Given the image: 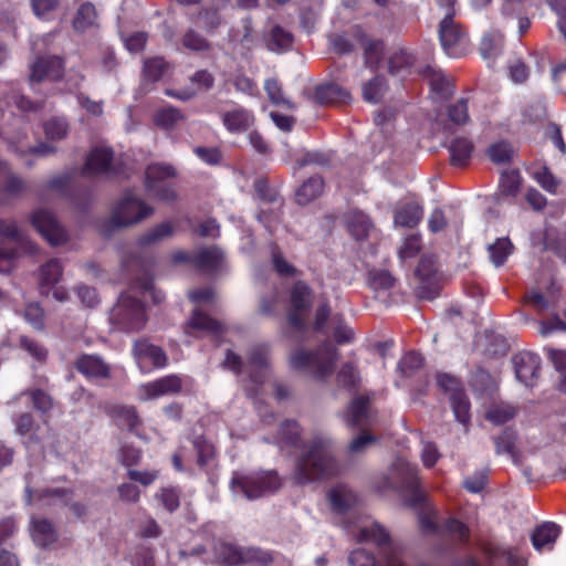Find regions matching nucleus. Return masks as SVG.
Returning a JSON list of instances; mask_svg holds the SVG:
<instances>
[{
	"label": "nucleus",
	"instance_id": "1",
	"mask_svg": "<svg viewBox=\"0 0 566 566\" xmlns=\"http://www.w3.org/2000/svg\"><path fill=\"white\" fill-rule=\"evenodd\" d=\"M385 488L406 493L411 506L421 507L419 526L422 533L447 536L460 543L469 539L470 532L465 524L455 518H448L441 524L438 520V511L426 504L427 495L420 489L416 465L398 458L391 465Z\"/></svg>",
	"mask_w": 566,
	"mask_h": 566
},
{
	"label": "nucleus",
	"instance_id": "2",
	"mask_svg": "<svg viewBox=\"0 0 566 566\" xmlns=\"http://www.w3.org/2000/svg\"><path fill=\"white\" fill-rule=\"evenodd\" d=\"M339 472L328 437L316 434L306 441L303 451L296 458L293 479L300 485L326 480Z\"/></svg>",
	"mask_w": 566,
	"mask_h": 566
},
{
	"label": "nucleus",
	"instance_id": "3",
	"mask_svg": "<svg viewBox=\"0 0 566 566\" xmlns=\"http://www.w3.org/2000/svg\"><path fill=\"white\" fill-rule=\"evenodd\" d=\"M153 213L150 206L127 191L113 205L109 216L99 224V232L108 237L116 230L142 222Z\"/></svg>",
	"mask_w": 566,
	"mask_h": 566
},
{
	"label": "nucleus",
	"instance_id": "4",
	"mask_svg": "<svg viewBox=\"0 0 566 566\" xmlns=\"http://www.w3.org/2000/svg\"><path fill=\"white\" fill-rule=\"evenodd\" d=\"M281 486V479L274 470L251 473L234 472L230 480L232 493L243 495L250 501L274 494Z\"/></svg>",
	"mask_w": 566,
	"mask_h": 566
},
{
	"label": "nucleus",
	"instance_id": "5",
	"mask_svg": "<svg viewBox=\"0 0 566 566\" xmlns=\"http://www.w3.org/2000/svg\"><path fill=\"white\" fill-rule=\"evenodd\" d=\"M109 322L118 331L139 332L147 323L145 307L136 297L123 293L109 312Z\"/></svg>",
	"mask_w": 566,
	"mask_h": 566
},
{
	"label": "nucleus",
	"instance_id": "6",
	"mask_svg": "<svg viewBox=\"0 0 566 566\" xmlns=\"http://www.w3.org/2000/svg\"><path fill=\"white\" fill-rule=\"evenodd\" d=\"M337 350L326 343L316 352L297 349L291 355V365L295 369L304 370L315 378H324L332 374Z\"/></svg>",
	"mask_w": 566,
	"mask_h": 566
},
{
	"label": "nucleus",
	"instance_id": "7",
	"mask_svg": "<svg viewBox=\"0 0 566 566\" xmlns=\"http://www.w3.org/2000/svg\"><path fill=\"white\" fill-rule=\"evenodd\" d=\"M176 170L171 165L153 164L145 171V187L149 196L157 200L171 202L176 199V191L171 179Z\"/></svg>",
	"mask_w": 566,
	"mask_h": 566
},
{
	"label": "nucleus",
	"instance_id": "8",
	"mask_svg": "<svg viewBox=\"0 0 566 566\" xmlns=\"http://www.w3.org/2000/svg\"><path fill=\"white\" fill-rule=\"evenodd\" d=\"M439 39L449 56L458 57L465 52L468 38L461 24L454 20L453 12H447L440 21Z\"/></svg>",
	"mask_w": 566,
	"mask_h": 566
},
{
	"label": "nucleus",
	"instance_id": "9",
	"mask_svg": "<svg viewBox=\"0 0 566 566\" xmlns=\"http://www.w3.org/2000/svg\"><path fill=\"white\" fill-rule=\"evenodd\" d=\"M255 191L264 205L271 203L273 208H261L258 218L272 232L280 222L283 200L279 192L271 188L266 179H258L254 184Z\"/></svg>",
	"mask_w": 566,
	"mask_h": 566
},
{
	"label": "nucleus",
	"instance_id": "10",
	"mask_svg": "<svg viewBox=\"0 0 566 566\" xmlns=\"http://www.w3.org/2000/svg\"><path fill=\"white\" fill-rule=\"evenodd\" d=\"M290 297L292 311L289 313V324L291 327L301 331L305 326L304 313L313 304V292L307 284L298 281L293 285Z\"/></svg>",
	"mask_w": 566,
	"mask_h": 566
},
{
	"label": "nucleus",
	"instance_id": "11",
	"mask_svg": "<svg viewBox=\"0 0 566 566\" xmlns=\"http://www.w3.org/2000/svg\"><path fill=\"white\" fill-rule=\"evenodd\" d=\"M64 64L60 56H36L30 65L29 81L33 85L42 81H59L63 77Z\"/></svg>",
	"mask_w": 566,
	"mask_h": 566
},
{
	"label": "nucleus",
	"instance_id": "12",
	"mask_svg": "<svg viewBox=\"0 0 566 566\" xmlns=\"http://www.w3.org/2000/svg\"><path fill=\"white\" fill-rule=\"evenodd\" d=\"M31 222L38 232L52 245L61 244L66 240V232L52 212L39 209L31 216Z\"/></svg>",
	"mask_w": 566,
	"mask_h": 566
},
{
	"label": "nucleus",
	"instance_id": "13",
	"mask_svg": "<svg viewBox=\"0 0 566 566\" xmlns=\"http://www.w3.org/2000/svg\"><path fill=\"white\" fill-rule=\"evenodd\" d=\"M181 389V378L177 375H168L154 381L142 384L138 387L137 395L140 400L146 401L167 395L179 394Z\"/></svg>",
	"mask_w": 566,
	"mask_h": 566
},
{
	"label": "nucleus",
	"instance_id": "14",
	"mask_svg": "<svg viewBox=\"0 0 566 566\" xmlns=\"http://www.w3.org/2000/svg\"><path fill=\"white\" fill-rule=\"evenodd\" d=\"M116 172L113 150L107 147H95L88 154L82 175L94 177L99 175L112 176Z\"/></svg>",
	"mask_w": 566,
	"mask_h": 566
},
{
	"label": "nucleus",
	"instance_id": "15",
	"mask_svg": "<svg viewBox=\"0 0 566 566\" xmlns=\"http://www.w3.org/2000/svg\"><path fill=\"white\" fill-rule=\"evenodd\" d=\"M374 419L375 415L370 406V397L365 395L353 398L344 415L347 426L357 427L363 430L370 427Z\"/></svg>",
	"mask_w": 566,
	"mask_h": 566
},
{
	"label": "nucleus",
	"instance_id": "16",
	"mask_svg": "<svg viewBox=\"0 0 566 566\" xmlns=\"http://www.w3.org/2000/svg\"><path fill=\"white\" fill-rule=\"evenodd\" d=\"M516 378L525 386H533L538 377L541 358L530 352L516 354L513 359Z\"/></svg>",
	"mask_w": 566,
	"mask_h": 566
},
{
	"label": "nucleus",
	"instance_id": "17",
	"mask_svg": "<svg viewBox=\"0 0 566 566\" xmlns=\"http://www.w3.org/2000/svg\"><path fill=\"white\" fill-rule=\"evenodd\" d=\"M133 355L140 367L146 363H150L154 367L161 368L168 361L165 352L160 347L149 344L144 339L134 343Z\"/></svg>",
	"mask_w": 566,
	"mask_h": 566
},
{
	"label": "nucleus",
	"instance_id": "18",
	"mask_svg": "<svg viewBox=\"0 0 566 566\" xmlns=\"http://www.w3.org/2000/svg\"><path fill=\"white\" fill-rule=\"evenodd\" d=\"M74 366L86 378L106 379L111 376L109 365L97 355H81Z\"/></svg>",
	"mask_w": 566,
	"mask_h": 566
},
{
	"label": "nucleus",
	"instance_id": "19",
	"mask_svg": "<svg viewBox=\"0 0 566 566\" xmlns=\"http://www.w3.org/2000/svg\"><path fill=\"white\" fill-rule=\"evenodd\" d=\"M314 98L322 105H337L347 103L350 99V94L338 84L326 83L315 88Z\"/></svg>",
	"mask_w": 566,
	"mask_h": 566
},
{
	"label": "nucleus",
	"instance_id": "20",
	"mask_svg": "<svg viewBox=\"0 0 566 566\" xmlns=\"http://www.w3.org/2000/svg\"><path fill=\"white\" fill-rule=\"evenodd\" d=\"M332 509L339 514L346 513L357 503L356 493L345 484H337L328 492Z\"/></svg>",
	"mask_w": 566,
	"mask_h": 566
},
{
	"label": "nucleus",
	"instance_id": "21",
	"mask_svg": "<svg viewBox=\"0 0 566 566\" xmlns=\"http://www.w3.org/2000/svg\"><path fill=\"white\" fill-rule=\"evenodd\" d=\"M448 150L450 153L451 165L454 167H464L472 158L474 145L472 140L467 137H455L449 143Z\"/></svg>",
	"mask_w": 566,
	"mask_h": 566
},
{
	"label": "nucleus",
	"instance_id": "22",
	"mask_svg": "<svg viewBox=\"0 0 566 566\" xmlns=\"http://www.w3.org/2000/svg\"><path fill=\"white\" fill-rule=\"evenodd\" d=\"M32 538L40 547H48L56 542L57 532L54 524L46 518L32 520Z\"/></svg>",
	"mask_w": 566,
	"mask_h": 566
},
{
	"label": "nucleus",
	"instance_id": "23",
	"mask_svg": "<svg viewBox=\"0 0 566 566\" xmlns=\"http://www.w3.org/2000/svg\"><path fill=\"white\" fill-rule=\"evenodd\" d=\"M0 238L7 239L10 243H14L24 252L34 253L35 245L24 235L13 221L0 219Z\"/></svg>",
	"mask_w": 566,
	"mask_h": 566
},
{
	"label": "nucleus",
	"instance_id": "24",
	"mask_svg": "<svg viewBox=\"0 0 566 566\" xmlns=\"http://www.w3.org/2000/svg\"><path fill=\"white\" fill-rule=\"evenodd\" d=\"M191 261L201 271L212 272L221 268L223 255L216 247L202 248L191 258Z\"/></svg>",
	"mask_w": 566,
	"mask_h": 566
},
{
	"label": "nucleus",
	"instance_id": "25",
	"mask_svg": "<svg viewBox=\"0 0 566 566\" xmlns=\"http://www.w3.org/2000/svg\"><path fill=\"white\" fill-rule=\"evenodd\" d=\"M222 122L232 133L247 130L254 122L253 115L243 107H235L223 113Z\"/></svg>",
	"mask_w": 566,
	"mask_h": 566
},
{
	"label": "nucleus",
	"instance_id": "26",
	"mask_svg": "<svg viewBox=\"0 0 566 566\" xmlns=\"http://www.w3.org/2000/svg\"><path fill=\"white\" fill-rule=\"evenodd\" d=\"M560 533V528L553 522H545L537 526L532 533V544L535 549L542 551L543 548H552L556 538Z\"/></svg>",
	"mask_w": 566,
	"mask_h": 566
},
{
	"label": "nucleus",
	"instance_id": "27",
	"mask_svg": "<svg viewBox=\"0 0 566 566\" xmlns=\"http://www.w3.org/2000/svg\"><path fill=\"white\" fill-rule=\"evenodd\" d=\"M190 329H198L212 336H219L223 332V326L221 323L197 308L193 311L192 317L187 324L186 333L190 334Z\"/></svg>",
	"mask_w": 566,
	"mask_h": 566
},
{
	"label": "nucleus",
	"instance_id": "28",
	"mask_svg": "<svg viewBox=\"0 0 566 566\" xmlns=\"http://www.w3.org/2000/svg\"><path fill=\"white\" fill-rule=\"evenodd\" d=\"M269 364L268 349L264 346L254 347L249 356V371L252 381L262 382Z\"/></svg>",
	"mask_w": 566,
	"mask_h": 566
},
{
	"label": "nucleus",
	"instance_id": "29",
	"mask_svg": "<svg viewBox=\"0 0 566 566\" xmlns=\"http://www.w3.org/2000/svg\"><path fill=\"white\" fill-rule=\"evenodd\" d=\"M108 415L120 426L135 431L140 426V419L135 407L124 405H112L107 408Z\"/></svg>",
	"mask_w": 566,
	"mask_h": 566
},
{
	"label": "nucleus",
	"instance_id": "30",
	"mask_svg": "<svg viewBox=\"0 0 566 566\" xmlns=\"http://www.w3.org/2000/svg\"><path fill=\"white\" fill-rule=\"evenodd\" d=\"M346 223L349 232L357 240L365 239L373 227L369 218L358 210H352L346 214Z\"/></svg>",
	"mask_w": 566,
	"mask_h": 566
},
{
	"label": "nucleus",
	"instance_id": "31",
	"mask_svg": "<svg viewBox=\"0 0 566 566\" xmlns=\"http://www.w3.org/2000/svg\"><path fill=\"white\" fill-rule=\"evenodd\" d=\"M422 74L429 81L432 91L440 96L447 97L452 93L451 80L441 70L429 65L422 71Z\"/></svg>",
	"mask_w": 566,
	"mask_h": 566
},
{
	"label": "nucleus",
	"instance_id": "32",
	"mask_svg": "<svg viewBox=\"0 0 566 566\" xmlns=\"http://www.w3.org/2000/svg\"><path fill=\"white\" fill-rule=\"evenodd\" d=\"M185 119L184 113L174 106L161 107L154 114L155 124L163 129H174Z\"/></svg>",
	"mask_w": 566,
	"mask_h": 566
},
{
	"label": "nucleus",
	"instance_id": "33",
	"mask_svg": "<svg viewBox=\"0 0 566 566\" xmlns=\"http://www.w3.org/2000/svg\"><path fill=\"white\" fill-rule=\"evenodd\" d=\"M324 189V180L319 176L308 178L297 190L296 201L298 205L305 206L319 197Z\"/></svg>",
	"mask_w": 566,
	"mask_h": 566
},
{
	"label": "nucleus",
	"instance_id": "34",
	"mask_svg": "<svg viewBox=\"0 0 566 566\" xmlns=\"http://www.w3.org/2000/svg\"><path fill=\"white\" fill-rule=\"evenodd\" d=\"M265 42L270 51L283 52L292 46L293 35L280 25H272Z\"/></svg>",
	"mask_w": 566,
	"mask_h": 566
},
{
	"label": "nucleus",
	"instance_id": "35",
	"mask_svg": "<svg viewBox=\"0 0 566 566\" xmlns=\"http://www.w3.org/2000/svg\"><path fill=\"white\" fill-rule=\"evenodd\" d=\"M0 180L4 184V195L11 198L20 196L27 188L23 179L11 172L3 161H0Z\"/></svg>",
	"mask_w": 566,
	"mask_h": 566
},
{
	"label": "nucleus",
	"instance_id": "36",
	"mask_svg": "<svg viewBox=\"0 0 566 566\" xmlns=\"http://www.w3.org/2000/svg\"><path fill=\"white\" fill-rule=\"evenodd\" d=\"M423 210L418 203L411 202L395 212V223L401 227L413 228L422 219Z\"/></svg>",
	"mask_w": 566,
	"mask_h": 566
},
{
	"label": "nucleus",
	"instance_id": "37",
	"mask_svg": "<svg viewBox=\"0 0 566 566\" xmlns=\"http://www.w3.org/2000/svg\"><path fill=\"white\" fill-rule=\"evenodd\" d=\"M301 441V430L297 424V422L293 420H286L284 421L280 430L277 432V436L275 438V442L280 448L285 447H297L298 442Z\"/></svg>",
	"mask_w": 566,
	"mask_h": 566
},
{
	"label": "nucleus",
	"instance_id": "38",
	"mask_svg": "<svg viewBox=\"0 0 566 566\" xmlns=\"http://www.w3.org/2000/svg\"><path fill=\"white\" fill-rule=\"evenodd\" d=\"M182 46L191 52L205 53L212 50V43L193 29H188L181 36Z\"/></svg>",
	"mask_w": 566,
	"mask_h": 566
},
{
	"label": "nucleus",
	"instance_id": "39",
	"mask_svg": "<svg viewBox=\"0 0 566 566\" xmlns=\"http://www.w3.org/2000/svg\"><path fill=\"white\" fill-rule=\"evenodd\" d=\"M516 415L517 409L515 406L506 402H499L492 405L488 409L486 418L495 424H502L515 418Z\"/></svg>",
	"mask_w": 566,
	"mask_h": 566
},
{
	"label": "nucleus",
	"instance_id": "40",
	"mask_svg": "<svg viewBox=\"0 0 566 566\" xmlns=\"http://www.w3.org/2000/svg\"><path fill=\"white\" fill-rule=\"evenodd\" d=\"M174 231V226L170 222H161L140 235L139 243L142 245L158 243L172 237Z\"/></svg>",
	"mask_w": 566,
	"mask_h": 566
},
{
	"label": "nucleus",
	"instance_id": "41",
	"mask_svg": "<svg viewBox=\"0 0 566 566\" xmlns=\"http://www.w3.org/2000/svg\"><path fill=\"white\" fill-rule=\"evenodd\" d=\"M45 137L51 142L64 139L70 130V124L64 117H52L43 125Z\"/></svg>",
	"mask_w": 566,
	"mask_h": 566
},
{
	"label": "nucleus",
	"instance_id": "42",
	"mask_svg": "<svg viewBox=\"0 0 566 566\" xmlns=\"http://www.w3.org/2000/svg\"><path fill=\"white\" fill-rule=\"evenodd\" d=\"M252 31L251 19L245 18L241 21L240 25L229 31V41L249 49L253 42Z\"/></svg>",
	"mask_w": 566,
	"mask_h": 566
},
{
	"label": "nucleus",
	"instance_id": "43",
	"mask_svg": "<svg viewBox=\"0 0 566 566\" xmlns=\"http://www.w3.org/2000/svg\"><path fill=\"white\" fill-rule=\"evenodd\" d=\"M96 18L95 7L90 2L83 3L76 12L73 27L76 31L84 32L95 24Z\"/></svg>",
	"mask_w": 566,
	"mask_h": 566
},
{
	"label": "nucleus",
	"instance_id": "44",
	"mask_svg": "<svg viewBox=\"0 0 566 566\" xmlns=\"http://www.w3.org/2000/svg\"><path fill=\"white\" fill-rule=\"evenodd\" d=\"M513 251V244L509 238H499L489 245V254L491 262L495 266H501Z\"/></svg>",
	"mask_w": 566,
	"mask_h": 566
},
{
	"label": "nucleus",
	"instance_id": "45",
	"mask_svg": "<svg viewBox=\"0 0 566 566\" xmlns=\"http://www.w3.org/2000/svg\"><path fill=\"white\" fill-rule=\"evenodd\" d=\"M450 402L455 419L462 424H468L470 420V402L465 394L462 390L452 392L450 395Z\"/></svg>",
	"mask_w": 566,
	"mask_h": 566
},
{
	"label": "nucleus",
	"instance_id": "46",
	"mask_svg": "<svg viewBox=\"0 0 566 566\" xmlns=\"http://www.w3.org/2000/svg\"><path fill=\"white\" fill-rule=\"evenodd\" d=\"M242 549L243 547H237L232 544L220 543L216 547V554L228 566L242 565Z\"/></svg>",
	"mask_w": 566,
	"mask_h": 566
},
{
	"label": "nucleus",
	"instance_id": "47",
	"mask_svg": "<svg viewBox=\"0 0 566 566\" xmlns=\"http://www.w3.org/2000/svg\"><path fill=\"white\" fill-rule=\"evenodd\" d=\"M413 62L415 56L410 52L405 49H399L389 56L388 69L391 74L397 75L410 67Z\"/></svg>",
	"mask_w": 566,
	"mask_h": 566
},
{
	"label": "nucleus",
	"instance_id": "48",
	"mask_svg": "<svg viewBox=\"0 0 566 566\" xmlns=\"http://www.w3.org/2000/svg\"><path fill=\"white\" fill-rule=\"evenodd\" d=\"M169 65L163 57H151L144 62V76L147 81L157 82L167 72Z\"/></svg>",
	"mask_w": 566,
	"mask_h": 566
},
{
	"label": "nucleus",
	"instance_id": "49",
	"mask_svg": "<svg viewBox=\"0 0 566 566\" xmlns=\"http://www.w3.org/2000/svg\"><path fill=\"white\" fill-rule=\"evenodd\" d=\"M521 184L522 178L517 170H506L500 179L501 192L507 197H514L518 193Z\"/></svg>",
	"mask_w": 566,
	"mask_h": 566
},
{
	"label": "nucleus",
	"instance_id": "50",
	"mask_svg": "<svg viewBox=\"0 0 566 566\" xmlns=\"http://www.w3.org/2000/svg\"><path fill=\"white\" fill-rule=\"evenodd\" d=\"M38 428L30 412L21 413L15 420V431L22 437H29V439L35 443L40 441L36 436Z\"/></svg>",
	"mask_w": 566,
	"mask_h": 566
},
{
	"label": "nucleus",
	"instance_id": "51",
	"mask_svg": "<svg viewBox=\"0 0 566 566\" xmlns=\"http://www.w3.org/2000/svg\"><path fill=\"white\" fill-rule=\"evenodd\" d=\"M63 266L60 261L52 259L43 264L40 269V281L44 285H52L62 277Z\"/></svg>",
	"mask_w": 566,
	"mask_h": 566
},
{
	"label": "nucleus",
	"instance_id": "52",
	"mask_svg": "<svg viewBox=\"0 0 566 566\" xmlns=\"http://www.w3.org/2000/svg\"><path fill=\"white\" fill-rule=\"evenodd\" d=\"M368 284L375 291H388L395 284L392 275L385 270H371L368 273Z\"/></svg>",
	"mask_w": 566,
	"mask_h": 566
},
{
	"label": "nucleus",
	"instance_id": "53",
	"mask_svg": "<svg viewBox=\"0 0 566 566\" xmlns=\"http://www.w3.org/2000/svg\"><path fill=\"white\" fill-rule=\"evenodd\" d=\"M273 556L266 551L255 547H247L242 549V565L251 564L258 566H266L272 563Z\"/></svg>",
	"mask_w": 566,
	"mask_h": 566
},
{
	"label": "nucleus",
	"instance_id": "54",
	"mask_svg": "<svg viewBox=\"0 0 566 566\" xmlns=\"http://www.w3.org/2000/svg\"><path fill=\"white\" fill-rule=\"evenodd\" d=\"M385 91V80L380 76H376L364 85L363 96L367 102L378 103L382 98Z\"/></svg>",
	"mask_w": 566,
	"mask_h": 566
},
{
	"label": "nucleus",
	"instance_id": "55",
	"mask_svg": "<svg viewBox=\"0 0 566 566\" xmlns=\"http://www.w3.org/2000/svg\"><path fill=\"white\" fill-rule=\"evenodd\" d=\"M490 159L495 164L510 163L514 156V149L506 142H499L490 146L488 150Z\"/></svg>",
	"mask_w": 566,
	"mask_h": 566
},
{
	"label": "nucleus",
	"instance_id": "56",
	"mask_svg": "<svg viewBox=\"0 0 566 566\" xmlns=\"http://www.w3.org/2000/svg\"><path fill=\"white\" fill-rule=\"evenodd\" d=\"M516 434L512 430H505L501 436L494 439L495 449L497 454L507 453L515 461L516 449H515Z\"/></svg>",
	"mask_w": 566,
	"mask_h": 566
},
{
	"label": "nucleus",
	"instance_id": "57",
	"mask_svg": "<svg viewBox=\"0 0 566 566\" xmlns=\"http://www.w3.org/2000/svg\"><path fill=\"white\" fill-rule=\"evenodd\" d=\"M271 254L273 268L279 275L284 277H292L296 275V269L285 260L276 245L272 247Z\"/></svg>",
	"mask_w": 566,
	"mask_h": 566
},
{
	"label": "nucleus",
	"instance_id": "58",
	"mask_svg": "<svg viewBox=\"0 0 566 566\" xmlns=\"http://www.w3.org/2000/svg\"><path fill=\"white\" fill-rule=\"evenodd\" d=\"M222 7L202 8L198 12V18L202 19L203 28L208 33L216 31L222 24V18L219 13V9Z\"/></svg>",
	"mask_w": 566,
	"mask_h": 566
},
{
	"label": "nucleus",
	"instance_id": "59",
	"mask_svg": "<svg viewBox=\"0 0 566 566\" xmlns=\"http://www.w3.org/2000/svg\"><path fill=\"white\" fill-rule=\"evenodd\" d=\"M20 346L39 363H44L48 358V349L28 336L20 337Z\"/></svg>",
	"mask_w": 566,
	"mask_h": 566
},
{
	"label": "nucleus",
	"instance_id": "60",
	"mask_svg": "<svg viewBox=\"0 0 566 566\" xmlns=\"http://www.w3.org/2000/svg\"><path fill=\"white\" fill-rule=\"evenodd\" d=\"M421 367L422 357L415 352H410L406 354L399 361L398 370L401 373L402 376L409 377Z\"/></svg>",
	"mask_w": 566,
	"mask_h": 566
},
{
	"label": "nucleus",
	"instance_id": "61",
	"mask_svg": "<svg viewBox=\"0 0 566 566\" xmlns=\"http://www.w3.org/2000/svg\"><path fill=\"white\" fill-rule=\"evenodd\" d=\"M265 92L273 104L284 105L287 108H293V104L284 98L282 87L277 80L269 78L264 85Z\"/></svg>",
	"mask_w": 566,
	"mask_h": 566
},
{
	"label": "nucleus",
	"instance_id": "62",
	"mask_svg": "<svg viewBox=\"0 0 566 566\" xmlns=\"http://www.w3.org/2000/svg\"><path fill=\"white\" fill-rule=\"evenodd\" d=\"M421 250L420 237L412 234L403 240L402 245L399 248L398 255L402 261L415 258Z\"/></svg>",
	"mask_w": 566,
	"mask_h": 566
},
{
	"label": "nucleus",
	"instance_id": "63",
	"mask_svg": "<svg viewBox=\"0 0 566 566\" xmlns=\"http://www.w3.org/2000/svg\"><path fill=\"white\" fill-rule=\"evenodd\" d=\"M502 45V36L501 35H494V34H488L482 39L481 42V54L484 59H491L494 57L501 49Z\"/></svg>",
	"mask_w": 566,
	"mask_h": 566
},
{
	"label": "nucleus",
	"instance_id": "64",
	"mask_svg": "<svg viewBox=\"0 0 566 566\" xmlns=\"http://www.w3.org/2000/svg\"><path fill=\"white\" fill-rule=\"evenodd\" d=\"M549 357L556 370L562 374L559 389L566 394V350L549 349Z\"/></svg>",
	"mask_w": 566,
	"mask_h": 566
}]
</instances>
